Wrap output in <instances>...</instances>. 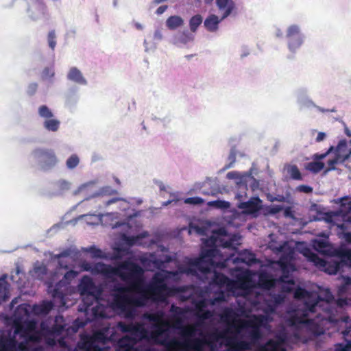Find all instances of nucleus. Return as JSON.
<instances>
[{
	"mask_svg": "<svg viewBox=\"0 0 351 351\" xmlns=\"http://www.w3.org/2000/svg\"><path fill=\"white\" fill-rule=\"evenodd\" d=\"M288 313H298L302 311V315L298 316L294 315L289 318L290 326L304 325L315 336L324 334L323 324L326 321L332 323L337 326V330L343 335V339L346 343L335 344V351H350L351 350V320L349 316H343L339 319H334L331 316L329 319L322 318L319 315L315 318L306 317L309 313H316L317 308H287Z\"/></svg>",
	"mask_w": 351,
	"mask_h": 351,
	"instance_id": "nucleus-1",
	"label": "nucleus"
},
{
	"mask_svg": "<svg viewBox=\"0 0 351 351\" xmlns=\"http://www.w3.org/2000/svg\"><path fill=\"white\" fill-rule=\"evenodd\" d=\"M58 275L56 272L51 273L49 276V278L45 281V285H47L48 293L51 294L53 299L59 300L60 304L56 306L51 302H49V305L45 306L44 307H69L66 304L65 299V290L68 287H66L61 280L54 283ZM10 278L13 283L17 285L20 294L14 298L7 307H43L37 304L31 305L26 302L19 303L23 300L22 299L23 295H34L35 291L31 287V281L25 278V273L22 272L19 267H16L14 274H11Z\"/></svg>",
	"mask_w": 351,
	"mask_h": 351,
	"instance_id": "nucleus-2",
	"label": "nucleus"
},
{
	"mask_svg": "<svg viewBox=\"0 0 351 351\" xmlns=\"http://www.w3.org/2000/svg\"><path fill=\"white\" fill-rule=\"evenodd\" d=\"M180 279V274L176 271L163 269L154 274L152 279L147 284V287L155 291H165L167 293L186 300L191 296V289L189 285H177L169 284L168 280L177 282Z\"/></svg>",
	"mask_w": 351,
	"mask_h": 351,
	"instance_id": "nucleus-3",
	"label": "nucleus"
},
{
	"mask_svg": "<svg viewBox=\"0 0 351 351\" xmlns=\"http://www.w3.org/2000/svg\"><path fill=\"white\" fill-rule=\"evenodd\" d=\"M144 272L145 269L142 266L130 261L117 267L103 262L92 263L90 270L93 275L103 274L106 278L119 276L123 282L127 284H132L138 275L143 274Z\"/></svg>",
	"mask_w": 351,
	"mask_h": 351,
	"instance_id": "nucleus-4",
	"label": "nucleus"
},
{
	"mask_svg": "<svg viewBox=\"0 0 351 351\" xmlns=\"http://www.w3.org/2000/svg\"><path fill=\"white\" fill-rule=\"evenodd\" d=\"M77 290L83 298L84 304H79L77 307H91L93 302L97 304L94 307H132L125 305L106 306L99 303L104 296V288L100 285H97L94 280L88 275L83 276L77 285ZM134 307H149L145 304L135 306Z\"/></svg>",
	"mask_w": 351,
	"mask_h": 351,
	"instance_id": "nucleus-5",
	"label": "nucleus"
},
{
	"mask_svg": "<svg viewBox=\"0 0 351 351\" xmlns=\"http://www.w3.org/2000/svg\"><path fill=\"white\" fill-rule=\"evenodd\" d=\"M267 320V316L265 315H254L250 319H234L228 323V330L213 334L212 336L217 339L225 337V334L232 332V330H234L236 334H239L243 329L250 328L248 335H250L252 343H255L261 338L260 327L265 326Z\"/></svg>",
	"mask_w": 351,
	"mask_h": 351,
	"instance_id": "nucleus-6",
	"label": "nucleus"
},
{
	"mask_svg": "<svg viewBox=\"0 0 351 351\" xmlns=\"http://www.w3.org/2000/svg\"><path fill=\"white\" fill-rule=\"evenodd\" d=\"M334 256L337 259L328 261L324 259H318L315 265L322 270L329 274L335 275L341 271L343 267L351 268V248L346 245H340L336 249Z\"/></svg>",
	"mask_w": 351,
	"mask_h": 351,
	"instance_id": "nucleus-7",
	"label": "nucleus"
},
{
	"mask_svg": "<svg viewBox=\"0 0 351 351\" xmlns=\"http://www.w3.org/2000/svg\"><path fill=\"white\" fill-rule=\"evenodd\" d=\"M152 341L157 345L164 346L165 351H176L180 348L200 351L208 343L206 339L199 338L185 339L183 342L177 340L176 338L168 339V337L152 339Z\"/></svg>",
	"mask_w": 351,
	"mask_h": 351,
	"instance_id": "nucleus-8",
	"label": "nucleus"
},
{
	"mask_svg": "<svg viewBox=\"0 0 351 351\" xmlns=\"http://www.w3.org/2000/svg\"><path fill=\"white\" fill-rule=\"evenodd\" d=\"M295 298L303 304V307H323L320 305L321 302L328 303L333 299V295L329 289H327L324 295H321L317 291H308L306 289L299 287L294 293Z\"/></svg>",
	"mask_w": 351,
	"mask_h": 351,
	"instance_id": "nucleus-9",
	"label": "nucleus"
},
{
	"mask_svg": "<svg viewBox=\"0 0 351 351\" xmlns=\"http://www.w3.org/2000/svg\"><path fill=\"white\" fill-rule=\"evenodd\" d=\"M31 157L37 167L45 172L51 171L59 162L54 150L49 148L37 147L32 152Z\"/></svg>",
	"mask_w": 351,
	"mask_h": 351,
	"instance_id": "nucleus-10",
	"label": "nucleus"
},
{
	"mask_svg": "<svg viewBox=\"0 0 351 351\" xmlns=\"http://www.w3.org/2000/svg\"><path fill=\"white\" fill-rule=\"evenodd\" d=\"M108 341L109 339L106 336V330H96L91 335L80 336V341L77 343L74 351H106V348L100 347L97 343L105 344Z\"/></svg>",
	"mask_w": 351,
	"mask_h": 351,
	"instance_id": "nucleus-11",
	"label": "nucleus"
},
{
	"mask_svg": "<svg viewBox=\"0 0 351 351\" xmlns=\"http://www.w3.org/2000/svg\"><path fill=\"white\" fill-rule=\"evenodd\" d=\"M26 15L33 22L49 21L51 19L48 6L44 0H27Z\"/></svg>",
	"mask_w": 351,
	"mask_h": 351,
	"instance_id": "nucleus-12",
	"label": "nucleus"
},
{
	"mask_svg": "<svg viewBox=\"0 0 351 351\" xmlns=\"http://www.w3.org/2000/svg\"><path fill=\"white\" fill-rule=\"evenodd\" d=\"M285 38L287 47L290 53L295 54L306 41V35L298 24L289 25L285 31Z\"/></svg>",
	"mask_w": 351,
	"mask_h": 351,
	"instance_id": "nucleus-13",
	"label": "nucleus"
},
{
	"mask_svg": "<svg viewBox=\"0 0 351 351\" xmlns=\"http://www.w3.org/2000/svg\"><path fill=\"white\" fill-rule=\"evenodd\" d=\"M308 93V88L306 86H300L295 90L294 95L296 99V104H298L300 110H311L315 108L320 112H335L337 111L335 108L329 110L317 106L311 98Z\"/></svg>",
	"mask_w": 351,
	"mask_h": 351,
	"instance_id": "nucleus-14",
	"label": "nucleus"
},
{
	"mask_svg": "<svg viewBox=\"0 0 351 351\" xmlns=\"http://www.w3.org/2000/svg\"><path fill=\"white\" fill-rule=\"evenodd\" d=\"M136 259L143 266L142 267L145 271L148 267L152 265L156 269L160 270L158 272L165 269V264L173 261V257L170 255H166L165 260H162L157 258L154 253H146L142 255H138Z\"/></svg>",
	"mask_w": 351,
	"mask_h": 351,
	"instance_id": "nucleus-15",
	"label": "nucleus"
},
{
	"mask_svg": "<svg viewBox=\"0 0 351 351\" xmlns=\"http://www.w3.org/2000/svg\"><path fill=\"white\" fill-rule=\"evenodd\" d=\"M223 189L219 185V182L217 178H209L202 182H196L194 185V190L198 191V193L204 195L217 196L222 193Z\"/></svg>",
	"mask_w": 351,
	"mask_h": 351,
	"instance_id": "nucleus-16",
	"label": "nucleus"
},
{
	"mask_svg": "<svg viewBox=\"0 0 351 351\" xmlns=\"http://www.w3.org/2000/svg\"><path fill=\"white\" fill-rule=\"evenodd\" d=\"M150 320L154 322V330L151 331V339H160L161 337H168V330L171 328L169 322L157 315L150 317Z\"/></svg>",
	"mask_w": 351,
	"mask_h": 351,
	"instance_id": "nucleus-17",
	"label": "nucleus"
},
{
	"mask_svg": "<svg viewBox=\"0 0 351 351\" xmlns=\"http://www.w3.org/2000/svg\"><path fill=\"white\" fill-rule=\"evenodd\" d=\"M230 282L229 277L222 273L216 272L205 286L204 290L207 293L215 292L226 287Z\"/></svg>",
	"mask_w": 351,
	"mask_h": 351,
	"instance_id": "nucleus-18",
	"label": "nucleus"
},
{
	"mask_svg": "<svg viewBox=\"0 0 351 351\" xmlns=\"http://www.w3.org/2000/svg\"><path fill=\"white\" fill-rule=\"evenodd\" d=\"M328 237L324 236V239H315L312 241V247L317 253L326 256H334L335 250L332 245L328 241Z\"/></svg>",
	"mask_w": 351,
	"mask_h": 351,
	"instance_id": "nucleus-19",
	"label": "nucleus"
},
{
	"mask_svg": "<svg viewBox=\"0 0 351 351\" xmlns=\"http://www.w3.org/2000/svg\"><path fill=\"white\" fill-rule=\"evenodd\" d=\"M226 178L229 180H234L237 185L242 190L247 189L249 180L256 182L255 178L252 176V168L241 175L237 171H230L227 173Z\"/></svg>",
	"mask_w": 351,
	"mask_h": 351,
	"instance_id": "nucleus-20",
	"label": "nucleus"
},
{
	"mask_svg": "<svg viewBox=\"0 0 351 351\" xmlns=\"http://www.w3.org/2000/svg\"><path fill=\"white\" fill-rule=\"evenodd\" d=\"M71 187V183L66 180L60 179L51 184V190L45 193L44 195L49 197H59L64 195Z\"/></svg>",
	"mask_w": 351,
	"mask_h": 351,
	"instance_id": "nucleus-21",
	"label": "nucleus"
},
{
	"mask_svg": "<svg viewBox=\"0 0 351 351\" xmlns=\"http://www.w3.org/2000/svg\"><path fill=\"white\" fill-rule=\"evenodd\" d=\"M118 328L123 332H129L131 335L139 337L140 339H145L146 336V330L142 324H125L124 322H118Z\"/></svg>",
	"mask_w": 351,
	"mask_h": 351,
	"instance_id": "nucleus-22",
	"label": "nucleus"
},
{
	"mask_svg": "<svg viewBox=\"0 0 351 351\" xmlns=\"http://www.w3.org/2000/svg\"><path fill=\"white\" fill-rule=\"evenodd\" d=\"M261 203L262 200L258 196H254L246 202H240L238 207L244 210L247 214L257 217L261 208Z\"/></svg>",
	"mask_w": 351,
	"mask_h": 351,
	"instance_id": "nucleus-23",
	"label": "nucleus"
},
{
	"mask_svg": "<svg viewBox=\"0 0 351 351\" xmlns=\"http://www.w3.org/2000/svg\"><path fill=\"white\" fill-rule=\"evenodd\" d=\"M234 263H243L247 266H252L258 263L256 254L248 249H244L237 253L233 259Z\"/></svg>",
	"mask_w": 351,
	"mask_h": 351,
	"instance_id": "nucleus-24",
	"label": "nucleus"
},
{
	"mask_svg": "<svg viewBox=\"0 0 351 351\" xmlns=\"http://www.w3.org/2000/svg\"><path fill=\"white\" fill-rule=\"evenodd\" d=\"M138 243V237H135L134 235L124 234L121 238V243L117 247V251L123 252L125 254H130L132 255V258L138 261L136 258L138 256H134L133 253L128 250L130 247L137 244Z\"/></svg>",
	"mask_w": 351,
	"mask_h": 351,
	"instance_id": "nucleus-25",
	"label": "nucleus"
},
{
	"mask_svg": "<svg viewBox=\"0 0 351 351\" xmlns=\"http://www.w3.org/2000/svg\"><path fill=\"white\" fill-rule=\"evenodd\" d=\"M117 213H99L98 215L95 214H85L80 216V218H84L88 225H98L99 223H103V220L104 217H107L108 219L112 220L114 217H117Z\"/></svg>",
	"mask_w": 351,
	"mask_h": 351,
	"instance_id": "nucleus-26",
	"label": "nucleus"
},
{
	"mask_svg": "<svg viewBox=\"0 0 351 351\" xmlns=\"http://www.w3.org/2000/svg\"><path fill=\"white\" fill-rule=\"evenodd\" d=\"M276 282L280 285L281 291L289 293L292 291L295 280L291 274L283 270L282 274L277 278Z\"/></svg>",
	"mask_w": 351,
	"mask_h": 351,
	"instance_id": "nucleus-27",
	"label": "nucleus"
},
{
	"mask_svg": "<svg viewBox=\"0 0 351 351\" xmlns=\"http://www.w3.org/2000/svg\"><path fill=\"white\" fill-rule=\"evenodd\" d=\"M136 338L125 335L118 341V351H142V349L134 346L136 343Z\"/></svg>",
	"mask_w": 351,
	"mask_h": 351,
	"instance_id": "nucleus-28",
	"label": "nucleus"
},
{
	"mask_svg": "<svg viewBox=\"0 0 351 351\" xmlns=\"http://www.w3.org/2000/svg\"><path fill=\"white\" fill-rule=\"evenodd\" d=\"M193 39L194 35L186 29L175 34L171 38V43L178 47H182L192 42Z\"/></svg>",
	"mask_w": 351,
	"mask_h": 351,
	"instance_id": "nucleus-29",
	"label": "nucleus"
},
{
	"mask_svg": "<svg viewBox=\"0 0 351 351\" xmlns=\"http://www.w3.org/2000/svg\"><path fill=\"white\" fill-rule=\"evenodd\" d=\"M29 274L31 276L36 280L40 281H45L49 278L48 277V268L43 263H40L39 261H36L33 266V269L29 271Z\"/></svg>",
	"mask_w": 351,
	"mask_h": 351,
	"instance_id": "nucleus-30",
	"label": "nucleus"
},
{
	"mask_svg": "<svg viewBox=\"0 0 351 351\" xmlns=\"http://www.w3.org/2000/svg\"><path fill=\"white\" fill-rule=\"evenodd\" d=\"M67 80L80 86H86L88 81L82 71L76 66L69 69L66 74Z\"/></svg>",
	"mask_w": 351,
	"mask_h": 351,
	"instance_id": "nucleus-31",
	"label": "nucleus"
},
{
	"mask_svg": "<svg viewBox=\"0 0 351 351\" xmlns=\"http://www.w3.org/2000/svg\"><path fill=\"white\" fill-rule=\"evenodd\" d=\"M215 3L218 10L222 12V19H226L230 16L236 8L233 0H215Z\"/></svg>",
	"mask_w": 351,
	"mask_h": 351,
	"instance_id": "nucleus-32",
	"label": "nucleus"
},
{
	"mask_svg": "<svg viewBox=\"0 0 351 351\" xmlns=\"http://www.w3.org/2000/svg\"><path fill=\"white\" fill-rule=\"evenodd\" d=\"M224 20L222 19V16L219 17L215 14H210L204 21V26L208 32L214 33L218 31L220 23Z\"/></svg>",
	"mask_w": 351,
	"mask_h": 351,
	"instance_id": "nucleus-33",
	"label": "nucleus"
},
{
	"mask_svg": "<svg viewBox=\"0 0 351 351\" xmlns=\"http://www.w3.org/2000/svg\"><path fill=\"white\" fill-rule=\"evenodd\" d=\"M8 275L6 274L0 276V306L7 302L10 298V284L8 282Z\"/></svg>",
	"mask_w": 351,
	"mask_h": 351,
	"instance_id": "nucleus-34",
	"label": "nucleus"
},
{
	"mask_svg": "<svg viewBox=\"0 0 351 351\" xmlns=\"http://www.w3.org/2000/svg\"><path fill=\"white\" fill-rule=\"evenodd\" d=\"M226 346L228 347V351H246L250 350L251 343L249 341H238L235 337H230Z\"/></svg>",
	"mask_w": 351,
	"mask_h": 351,
	"instance_id": "nucleus-35",
	"label": "nucleus"
},
{
	"mask_svg": "<svg viewBox=\"0 0 351 351\" xmlns=\"http://www.w3.org/2000/svg\"><path fill=\"white\" fill-rule=\"evenodd\" d=\"M265 290L270 296V298L274 304L273 307H279V306L282 305L285 299V295L283 292L275 293L274 291L273 286L269 285H265ZM267 307L271 306H267Z\"/></svg>",
	"mask_w": 351,
	"mask_h": 351,
	"instance_id": "nucleus-36",
	"label": "nucleus"
},
{
	"mask_svg": "<svg viewBox=\"0 0 351 351\" xmlns=\"http://www.w3.org/2000/svg\"><path fill=\"white\" fill-rule=\"evenodd\" d=\"M172 327L176 329H182V335L184 337H191L195 335L197 331L195 325L182 326V320L180 318L174 319Z\"/></svg>",
	"mask_w": 351,
	"mask_h": 351,
	"instance_id": "nucleus-37",
	"label": "nucleus"
},
{
	"mask_svg": "<svg viewBox=\"0 0 351 351\" xmlns=\"http://www.w3.org/2000/svg\"><path fill=\"white\" fill-rule=\"evenodd\" d=\"M78 88L75 86H73L69 88L65 95V105L67 108L72 109L74 108L78 101L79 96L77 94Z\"/></svg>",
	"mask_w": 351,
	"mask_h": 351,
	"instance_id": "nucleus-38",
	"label": "nucleus"
},
{
	"mask_svg": "<svg viewBox=\"0 0 351 351\" xmlns=\"http://www.w3.org/2000/svg\"><path fill=\"white\" fill-rule=\"evenodd\" d=\"M114 277V276L110 278L111 280L106 284V288L114 294H119L125 292L127 289L125 285Z\"/></svg>",
	"mask_w": 351,
	"mask_h": 351,
	"instance_id": "nucleus-39",
	"label": "nucleus"
},
{
	"mask_svg": "<svg viewBox=\"0 0 351 351\" xmlns=\"http://www.w3.org/2000/svg\"><path fill=\"white\" fill-rule=\"evenodd\" d=\"M118 193L117 190L112 189L110 186L101 187L99 190L95 191L91 195L84 197V200H90L99 196H110Z\"/></svg>",
	"mask_w": 351,
	"mask_h": 351,
	"instance_id": "nucleus-40",
	"label": "nucleus"
},
{
	"mask_svg": "<svg viewBox=\"0 0 351 351\" xmlns=\"http://www.w3.org/2000/svg\"><path fill=\"white\" fill-rule=\"evenodd\" d=\"M184 25V19L178 15L170 16L165 22V25L171 31L176 30Z\"/></svg>",
	"mask_w": 351,
	"mask_h": 351,
	"instance_id": "nucleus-41",
	"label": "nucleus"
},
{
	"mask_svg": "<svg viewBox=\"0 0 351 351\" xmlns=\"http://www.w3.org/2000/svg\"><path fill=\"white\" fill-rule=\"evenodd\" d=\"M282 343H283L282 340H269L267 341L266 344L261 346L259 351H285Z\"/></svg>",
	"mask_w": 351,
	"mask_h": 351,
	"instance_id": "nucleus-42",
	"label": "nucleus"
},
{
	"mask_svg": "<svg viewBox=\"0 0 351 351\" xmlns=\"http://www.w3.org/2000/svg\"><path fill=\"white\" fill-rule=\"evenodd\" d=\"M82 250L84 252L90 253L92 258H100L106 260L109 258L108 254L104 253L100 248L97 247L95 245L88 246L87 247H84Z\"/></svg>",
	"mask_w": 351,
	"mask_h": 351,
	"instance_id": "nucleus-43",
	"label": "nucleus"
},
{
	"mask_svg": "<svg viewBox=\"0 0 351 351\" xmlns=\"http://www.w3.org/2000/svg\"><path fill=\"white\" fill-rule=\"evenodd\" d=\"M41 80L49 85L55 82V69L54 66H46L43 69L40 74Z\"/></svg>",
	"mask_w": 351,
	"mask_h": 351,
	"instance_id": "nucleus-44",
	"label": "nucleus"
},
{
	"mask_svg": "<svg viewBox=\"0 0 351 351\" xmlns=\"http://www.w3.org/2000/svg\"><path fill=\"white\" fill-rule=\"evenodd\" d=\"M97 184V180H90L86 183H84L78 186V188L74 191L73 195H77L81 193H85V197L91 195L93 192H92V188Z\"/></svg>",
	"mask_w": 351,
	"mask_h": 351,
	"instance_id": "nucleus-45",
	"label": "nucleus"
},
{
	"mask_svg": "<svg viewBox=\"0 0 351 351\" xmlns=\"http://www.w3.org/2000/svg\"><path fill=\"white\" fill-rule=\"evenodd\" d=\"M16 350V339L14 337L3 338L0 336V351H14Z\"/></svg>",
	"mask_w": 351,
	"mask_h": 351,
	"instance_id": "nucleus-46",
	"label": "nucleus"
},
{
	"mask_svg": "<svg viewBox=\"0 0 351 351\" xmlns=\"http://www.w3.org/2000/svg\"><path fill=\"white\" fill-rule=\"evenodd\" d=\"M232 141H233L232 138H230L229 141V143L230 144V153H229V155L228 157V163L224 166V167L223 168V170H226L230 168H232L234 166V164L236 161L237 150L236 149L235 145L231 144Z\"/></svg>",
	"mask_w": 351,
	"mask_h": 351,
	"instance_id": "nucleus-47",
	"label": "nucleus"
},
{
	"mask_svg": "<svg viewBox=\"0 0 351 351\" xmlns=\"http://www.w3.org/2000/svg\"><path fill=\"white\" fill-rule=\"evenodd\" d=\"M290 178L294 180H302V176L298 167L295 165H287L285 167Z\"/></svg>",
	"mask_w": 351,
	"mask_h": 351,
	"instance_id": "nucleus-48",
	"label": "nucleus"
},
{
	"mask_svg": "<svg viewBox=\"0 0 351 351\" xmlns=\"http://www.w3.org/2000/svg\"><path fill=\"white\" fill-rule=\"evenodd\" d=\"M43 128L49 132H57L60 126V121L56 119H48L43 122Z\"/></svg>",
	"mask_w": 351,
	"mask_h": 351,
	"instance_id": "nucleus-49",
	"label": "nucleus"
},
{
	"mask_svg": "<svg viewBox=\"0 0 351 351\" xmlns=\"http://www.w3.org/2000/svg\"><path fill=\"white\" fill-rule=\"evenodd\" d=\"M207 205L210 208L226 210L230 208V203L226 200L217 199L209 201Z\"/></svg>",
	"mask_w": 351,
	"mask_h": 351,
	"instance_id": "nucleus-50",
	"label": "nucleus"
},
{
	"mask_svg": "<svg viewBox=\"0 0 351 351\" xmlns=\"http://www.w3.org/2000/svg\"><path fill=\"white\" fill-rule=\"evenodd\" d=\"M203 18L200 14L193 16L189 20V27L192 33L196 32L199 26L202 23Z\"/></svg>",
	"mask_w": 351,
	"mask_h": 351,
	"instance_id": "nucleus-51",
	"label": "nucleus"
},
{
	"mask_svg": "<svg viewBox=\"0 0 351 351\" xmlns=\"http://www.w3.org/2000/svg\"><path fill=\"white\" fill-rule=\"evenodd\" d=\"M305 167L308 171L313 173H317L324 169V164L321 161L313 160L312 162H308Z\"/></svg>",
	"mask_w": 351,
	"mask_h": 351,
	"instance_id": "nucleus-52",
	"label": "nucleus"
},
{
	"mask_svg": "<svg viewBox=\"0 0 351 351\" xmlns=\"http://www.w3.org/2000/svg\"><path fill=\"white\" fill-rule=\"evenodd\" d=\"M78 275L79 271L74 269H69L64 274L61 280L68 287Z\"/></svg>",
	"mask_w": 351,
	"mask_h": 351,
	"instance_id": "nucleus-53",
	"label": "nucleus"
},
{
	"mask_svg": "<svg viewBox=\"0 0 351 351\" xmlns=\"http://www.w3.org/2000/svg\"><path fill=\"white\" fill-rule=\"evenodd\" d=\"M38 114L45 120L53 118V113L51 110L47 105H41L38 109Z\"/></svg>",
	"mask_w": 351,
	"mask_h": 351,
	"instance_id": "nucleus-54",
	"label": "nucleus"
},
{
	"mask_svg": "<svg viewBox=\"0 0 351 351\" xmlns=\"http://www.w3.org/2000/svg\"><path fill=\"white\" fill-rule=\"evenodd\" d=\"M80 163V158L76 154H71L66 160V167L72 170L76 168Z\"/></svg>",
	"mask_w": 351,
	"mask_h": 351,
	"instance_id": "nucleus-55",
	"label": "nucleus"
},
{
	"mask_svg": "<svg viewBox=\"0 0 351 351\" xmlns=\"http://www.w3.org/2000/svg\"><path fill=\"white\" fill-rule=\"evenodd\" d=\"M208 270L207 269H199L198 270L193 269L191 273L202 282H206L208 279Z\"/></svg>",
	"mask_w": 351,
	"mask_h": 351,
	"instance_id": "nucleus-56",
	"label": "nucleus"
},
{
	"mask_svg": "<svg viewBox=\"0 0 351 351\" xmlns=\"http://www.w3.org/2000/svg\"><path fill=\"white\" fill-rule=\"evenodd\" d=\"M329 147L333 148V152L343 153L346 152L348 148V141L346 139H341L336 146L330 145Z\"/></svg>",
	"mask_w": 351,
	"mask_h": 351,
	"instance_id": "nucleus-57",
	"label": "nucleus"
},
{
	"mask_svg": "<svg viewBox=\"0 0 351 351\" xmlns=\"http://www.w3.org/2000/svg\"><path fill=\"white\" fill-rule=\"evenodd\" d=\"M56 34L54 29L50 30L48 32L47 40V44L49 47L52 50L54 51L57 41H56Z\"/></svg>",
	"mask_w": 351,
	"mask_h": 351,
	"instance_id": "nucleus-58",
	"label": "nucleus"
},
{
	"mask_svg": "<svg viewBox=\"0 0 351 351\" xmlns=\"http://www.w3.org/2000/svg\"><path fill=\"white\" fill-rule=\"evenodd\" d=\"M226 311H237L241 313H252L254 310L259 311L262 310L266 313H276V308H224Z\"/></svg>",
	"mask_w": 351,
	"mask_h": 351,
	"instance_id": "nucleus-59",
	"label": "nucleus"
},
{
	"mask_svg": "<svg viewBox=\"0 0 351 351\" xmlns=\"http://www.w3.org/2000/svg\"><path fill=\"white\" fill-rule=\"evenodd\" d=\"M77 253V251L74 247H68L62 252H60L59 254L55 255L56 258L60 259L61 258H65L69 257L72 254H76Z\"/></svg>",
	"mask_w": 351,
	"mask_h": 351,
	"instance_id": "nucleus-60",
	"label": "nucleus"
},
{
	"mask_svg": "<svg viewBox=\"0 0 351 351\" xmlns=\"http://www.w3.org/2000/svg\"><path fill=\"white\" fill-rule=\"evenodd\" d=\"M204 199L200 197H191L184 199V202L189 205H202L204 203Z\"/></svg>",
	"mask_w": 351,
	"mask_h": 351,
	"instance_id": "nucleus-61",
	"label": "nucleus"
},
{
	"mask_svg": "<svg viewBox=\"0 0 351 351\" xmlns=\"http://www.w3.org/2000/svg\"><path fill=\"white\" fill-rule=\"evenodd\" d=\"M333 152V148L332 147H328L327 151L324 153H316L313 156V159L315 161H321L322 160L324 159L328 155Z\"/></svg>",
	"mask_w": 351,
	"mask_h": 351,
	"instance_id": "nucleus-62",
	"label": "nucleus"
},
{
	"mask_svg": "<svg viewBox=\"0 0 351 351\" xmlns=\"http://www.w3.org/2000/svg\"><path fill=\"white\" fill-rule=\"evenodd\" d=\"M285 208L283 205L272 204L268 207V211L271 215H276Z\"/></svg>",
	"mask_w": 351,
	"mask_h": 351,
	"instance_id": "nucleus-63",
	"label": "nucleus"
},
{
	"mask_svg": "<svg viewBox=\"0 0 351 351\" xmlns=\"http://www.w3.org/2000/svg\"><path fill=\"white\" fill-rule=\"evenodd\" d=\"M297 191L304 193H311L313 192V188L308 185L301 184L297 187Z\"/></svg>",
	"mask_w": 351,
	"mask_h": 351,
	"instance_id": "nucleus-64",
	"label": "nucleus"
}]
</instances>
